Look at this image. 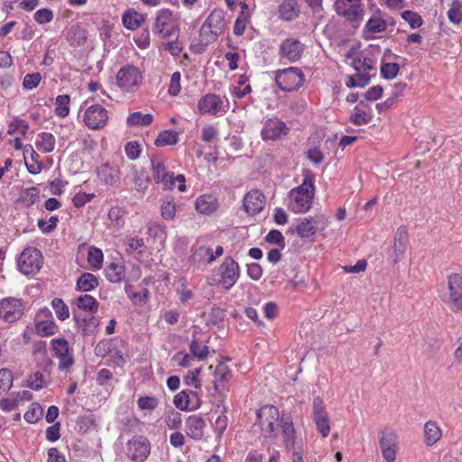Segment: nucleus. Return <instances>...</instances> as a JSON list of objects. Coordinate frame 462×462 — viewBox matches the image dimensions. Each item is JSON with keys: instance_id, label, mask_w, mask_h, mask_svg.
Masks as SVG:
<instances>
[{"instance_id": "nucleus-1", "label": "nucleus", "mask_w": 462, "mask_h": 462, "mask_svg": "<svg viewBox=\"0 0 462 462\" xmlns=\"http://www.w3.org/2000/svg\"><path fill=\"white\" fill-rule=\"evenodd\" d=\"M257 421L262 433L266 438L274 437L275 430L280 426L286 448L290 449L294 448L295 430L292 419L289 414L280 416L278 408L273 405H265L258 411Z\"/></svg>"}, {"instance_id": "nucleus-2", "label": "nucleus", "mask_w": 462, "mask_h": 462, "mask_svg": "<svg viewBox=\"0 0 462 462\" xmlns=\"http://www.w3.org/2000/svg\"><path fill=\"white\" fill-rule=\"evenodd\" d=\"M315 186L310 178H305L302 183L290 190L287 196V207L294 214L308 212L313 203Z\"/></svg>"}, {"instance_id": "nucleus-3", "label": "nucleus", "mask_w": 462, "mask_h": 462, "mask_svg": "<svg viewBox=\"0 0 462 462\" xmlns=\"http://www.w3.org/2000/svg\"><path fill=\"white\" fill-rule=\"evenodd\" d=\"M439 295L452 311H462V276L457 273L449 275L447 285L441 287Z\"/></svg>"}, {"instance_id": "nucleus-4", "label": "nucleus", "mask_w": 462, "mask_h": 462, "mask_svg": "<svg viewBox=\"0 0 462 462\" xmlns=\"http://www.w3.org/2000/svg\"><path fill=\"white\" fill-rule=\"evenodd\" d=\"M225 27L226 23L223 11L213 10L200 28V42L205 45L214 42L223 33Z\"/></svg>"}, {"instance_id": "nucleus-5", "label": "nucleus", "mask_w": 462, "mask_h": 462, "mask_svg": "<svg viewBox=\"0 0 462 462\" xmlns=\"http://www.w3.org/2000/svg\"><path fill=\"white\" fill-rule=\"evenodd\" d=\"M116 82L122 92L134 93L142 85L143 74L137 67L125 65L117 71Z\"/></svg>"}, {"instance_id": "nucleus-6", "label": "nucleus", "mask_w": 462, "mask_h": 462, "mask_svg": "<svg viewBox=\"0 0 462 462\" xmlns=\"http://www.w3.org/2000/svg\"><path fill=\"white\" fill-rule=\"evenodd\" d=\"M305 77L300 69L290 67L275 72V82L285 92L299 89L304 83Z\"/></svg>"}, {"instance_id": "nucleus-7", "label": "nucleus", "mask_w": 462, "mask_h": 462, "mask_svg": "<svg viewBox=\"0 0 462 462\" xmlns=\"http://www.w3.org/2000/svg\"><path fill=\"white\" fill-rule=\"evenodd\" d=\"M152 31L162 39L174 36L177 33V24L173 12L167 8L159 10Z\"/></svg>"}, {"instance_id": "nucleus-8", "label": "nucleus", "mask_w": 462, "mask_h": 462, "mask_svg": "<svg viewBox=\"0 0 462 462\" xmlns=\"http://www.w3.org/2000/svg\"><path fill=\"white\" fill-rule=\"evenodd\" d=\"M198 109L201 114L223 116L229 109V100L216 94H207L199 100Z\"/></svg>"}, {"instance_id": "nucleus-9", "label": "nucleus", "mask_w": 462, "mask_h": 462, "mask_svg": "<svg viewBox=\"0 0 462 462\" xmlns=\"http://www.w3.org/2000/svg\"><path fill=\"white\" fill-rule=\"evenodd\" d=\"M19 270L26 274L36 273L42 265V255L40 250L29 247L23 251L18 258Z\"/></svg>"}, {"instance_id": "nucleus-10", "label": "nucleus", "mask_w": 462, "mask_h": 462, "mask_svg": "<svg viewBox=\"0 0 462 462\" xmlns=\"http://www.w3.org/2000/svg\"><path fill=\"white\" fill-rule=\"evenodd\" d=\"M328 218L323 215L300 218L296 232L301 238H309L328 226Z\"/></svg>"}, {"instance_id": "nucleus-11", "label": "nucleus", "mask_w": 462, "mask_h": 462, "mask_svg": "<svg viewBox=\"0 0 462 462\" xmlns=\"http://www.w3.org/2000/svg\"><path fill=\"white\" fill-rule=\"evenodd\" d=\"M363 0H336L334 9L336 13L346 21L356 22L361 20L364 14Z\"/></svg>"}, {"instance_id": "nucleus-12", "label": "nucleus", "mask_w": 462, "mask_h": 462, "mask_svg": "<svg viewBox=\"0 0 462 462\" xmlns=\"http://www.w3.org/2000/svg\"><path fill=\"white\" fill-rule=\"evenodd\" d=\"M23 304L20 299L6 297L0 300V320L12 323L23 315Z\"/></svg>"}, {"instance_id": "nucleus-13", "label": "nucleus", "mask_w": 462, "mask_h": 462, "mask_svg": "<svg viewBox=\"0 0 462 462\" xmlns=\"http://www.w3.org/2000/svg\"><path fill=\"white\" fill-rule=\"evenodd\" d=\"M84 124L92 130L101 129L108 121V113L101 105L95 104L88 106L83 112Z\"/></svg>"}, {"instance_id": "nucleus-14", "label": "nucleus", "mask_w": 462, "mask_h": 462, "mask_svg": "<svg viewBox=\"0 0 462 462\" xmlns=\"http://www.w3.org/2000/svg\"><path fill=\"white\" fill-rule=\"evenodd\" d=\"M219 283L225 290H230L240 277V267L234 259L226 258L218 268Z\"/></svg>"}, {"instance_id": "nucleus-15", "label": "nucleus", "mask_w": 462, "mask_h": 462, "mask_svg": "<svg viewBox=\"0 0 462 462\" xmlns=\"http://www.w3.org/2000/svg\"><path fill=\"white\" fill-rule=\"evenodd\" d=\"M379 447L385 461H395L399 449L398 435L393 430H382L379 438Z\"/></svg>"}, {"instance_id": "nucleus-16", "label": "nucleus", "mask_w": 462, "mask_h": 462, "mask_svg": "<svg viewBox=\"0 0 462 462\" xmlns=\"http://www.w3.org/2000/svg\"><path fill=\"white\" fill-rule=\"evenodd\" d=\"M58 327L51 311L43 308L35 316V333L40 337H50L57 332Z\"/></svg>"}, {"instance_id": "nucleus-17", "label": "nucleus", "mask_w": 462, "mask_h": 462, "mask_svg": "<svg viewBox=\"0 0 462 462\" xmlns=\"http://www.w3.org/2000/svg\"><path fill=\"white\" fill-rule=\"evenodd\" d=\"M51 344L55 356L59 358V368L60 370L69 368L74 364V357L69 342L64 338H55Z\"/></svg>"}, {"instance_id": "nucleus-18", "label": "nucleus", "mask_w": 462, "mask_h": 462, "mask_svg": "<svg viewBox=\"0 0 462 462\" xmlns=\"http://www.w3.org/2000/svg\"><path fill=\"white\" fill-rule=\"evenodd\" d=\"M150 443L143 436L134 437L127 443L126 453L132 460H144L150 454Z\"/></svg>"}, {"instance_id": "nucleus-19", "label": "nucleus", "mask_w": 462, "mask_h": 462, "mask_svg": "<svg viewBox=\"0 0 462 462\" xmlns=\"http://www.w3.org/2000/svg\"><path fill=\"white\" fill-rule=\"evenodd\" d=\"M97 174L102 184L114 186L121 178L120 166L116 162H105L97 168Z\"/></svg>"}, {"instance_id": "nucleus-20", "label": "nucleus", "mask_w": 462, "mask_h": 462, "mask_svg": "<svg viewBox=\"0 0 462 462\" xmlns=\"http://www.w3.org/2000/svg\"><path fill=\"white\" fill-rule=\"evenodd\" d=\"M289 132L286 125L278 118L266 120L261 131L263 140H276L285 136Z\"/></svg>"}, {"instance_id": "nucleus-21", "label": "nucleus", "mask_w": 462, "mask_h": 462, "mask_svg": "<svg viewBox=\"0 0 462 462\" xmlns=\"http://www.w3.org/2000/svg\"><path fill=\"white\" fill-rule=\"evenodd\" d=\"M303 51L304 45L300 41L291 38L284 40L280 46L281 56L291 62L299 60Z\"/></svg>"}, {"instance_id": "nucleus-22", "label": "nucleus", "mask_w": 462, "mask_h": 462, "mask_svg": "<svg viewBox=\"0 0 462 462\" xmlns=\"http://www.w3.org/2000/svg\"><path fill=\"white\" fill-rule=\"evenodd\" d=\"M244 208L247 214L256 215L259 214L265 206V198L259 190H251L246 193L244 198Z\"/></svg>"}, {"instance_id": "nucleus-23", "label": "nucleus", "mask_w": 462, "mask_h": 462, "mask_svg": "<svg viewBox=\"0 0 462 462\" xmlns=\"http://www.w3.org/2000/svg\"><path fill=\"white\" fill-rule=\"evenodd\" d=\"M346 59L356 71H374V74L375 73L374 62L370 58L362 57L359 53L349 51L346 55Z\"/></svg>"}, {"instance_id": "nucleus-24", "label": "nucleus", "mask_w": 462, "mask_h": 462, "mask_svg": "<svg viewBox=\"0 0 462 462\" xmlns=\"http://www.w3.org/2000/svg\"><path fill=\"white\" fill-rule=\"evenodd\" d=\"M408 236L407 230L404 226H401L397 229L394 242H393V262L396 263L401 261L405 254L407 248Z\"/></svg>"}, {"instance_id": "nucleus-25", "label": "nucleus", "mask_w": 462, "mask_h": 462, "mask_svg": "<svg viewBox=\"0 0 462 462\" xmlns=\"http://www.w3.org/2000/svg\"><path fill=\"white\" fill-rule=\"evenodd\" d=\"M424 443L427 447H432L442 438V430L435 420H428L423 427Z\"/></svg>"}, {"instance_id": "nucleus-26", "label": "nucleus", "mask_w": 462, "mask_h": 462, "mask_svg": "<svg viewBox=\"0 0 462 462\" xmlns=\"http://www.w3.org/2000/svg\"><path fill=\"white\" fill-rule=\"evenodd\" d=\"M198 400V394L189 390H183L173 398V404L180 411H192L199 408V404H193L192 399Z\"/></svg>"}, {"instance_id": "nucleus-27", "label": "nucleus", "mask_w": 462, "mask_h": 462, "mask_svg": "<svg viewBox=\"0 0 462 462\" xmlns=\"http://www.w3.org/2000/svg\"><path fill=\"white\" fill-rule=\"evenodd\" d=\"M205 420L199 416H189L185 424L186 434L193 439L199 440L204 435Z\"/></svg>"}, {"instance_id": "nucleus-28", "label": "nucleus", "mask_w": 462, "mask_h": 462, "mask_svg": "<svg viewBox=\"0 0 462 462\" xmlns=\"http://www.w3.org/2000/svg\"><path fill=\"white\" fill-rule=\"evenodd\" d=\"M195 207L199 213L210 215L218 208V200L214 195L204 194L196 199Z\"/></svg>"}, {"instance_id": "nucleus-29", "label": "nucleus", "mask_w": 462, "mask_h": 462, "mask_svg": "<svg viewBox=\"0 0 462 462\" xmlns=\"http://www.w3.org/2000/svg\"><path fill=\"white\" fill-rule=\"evenodd\" d=\"M88 39V31L79 24L70 26L66 32V40L74 47L82 46Z\"/></svg>"}, {"instance_id": "nucleus-30", "label": "nucleus", "mask_w": 462, "mask_h": 462, "mask_svg": "<svg viewBox=\"0 0 462 462\" xmlns=\"http://www.w3.org/2000/svg\"><path fill=\"white\" fill-rule=\"evenodd\" d=\"M279 17L284 21H292L299 16L300 5L296 0H284L278 9Z\"/></svg>"}, {"instance_id": "nucleus-31", "label": "nucleus", "mask_w": 462, "mask_h": 462, "mask_svg": "<svg viewBox=\"0 0 462 462\" xmlns=\"http://www.w3.org/2000/svg\"><path fill=\"white\" fill-rule=\"evenodd\" d=\"M124 26L128 30H136L144 22V17L137 11L131 9L127 10L122 16Z\"/></svg>"}, {"instance_id": "nucleus-32", "label": "nucleus", "mask_w": 462, "mask_h": 462, "mask_svg": "<svg viewBox=\"0 0 462 462\" xmlns=\"http://www.w3.org/2000/svg\"><path fill=\"white\" fill-rule=\"evenodd\" d=\"M106 277L111 282H120L125 278V268L122 262H112L106 268Z\"/></svg>"}, {"instance_id": "nucleus-33", "label": "nucleus", "mask_w": 462, "mask_h": 462, "mask_svg": "<svg viewBox=\"0 0 462 462\" xmlns=\"http://www.w3.org/2000/svg\"><path fill=\"white\" fill-rule=\"evenodd\" d=\"M56 140L52 134L42 132L38 134L36 148L42 152H51L55 148Z\"/></svg>"}, {"instance_id": "nucleus-34", "label": "nucleus", "mask_w": 462, "mask_h": 462, "mask_svg": "<svg viewBox=\"0 0 462 462\" xmlns=\"http://www.w3.org/2000/svg\"><path fill=\"white\" fill-rule=\"evenodd\" d=\"M371 77L370 71H357L356 74L347 77L346 86L349 88H364L369 84Z\"/></svg>"}, {"instance_id": "nucleus-35", "label": "nucleus", "mask_w": 462, "mask_h": 462, "mask_svg": "<svg viewBox=\"0 0 462 462\" xmlns=\"http://www.w3.org/2000/svg\"><path fill=\"white\" fill-rule=\"evenodd\" d=\"M98 285L96 275L90 273H84L77 281V289L81 291H90Z\"/></svg>"}, {"instance_id": "nucleus-36", "label": "nucleus", "mask_w": 462, "mask_h": 462, "mask_svg": "<svg viewBox=\"0 0 462 462\" xmlns=\"http://www.w3.org/2000/svg\"><path fill=\"white\" fill-rule=\"evenodd\" d=\"M76 303L79 309L85 311L96 312L98 309V302L97 300L88 294L78 297Z\"/></svg>"}, {"instance_id": "nucleus-37", "label": "nucleus", "mask_w": 462, "mask_h": 462, "mask_svg": "<svg viewBox=\"0 0 462 462\" xmlns=\"http://www.w3.org/2000/svg\"><path fill=\"white\" fill-rule=\"evenodd\" d=\"M179 135L175 131L165 130L159 134L154 143L157 147H163L166 145H173L177 143Z\"/></svg>"}, {"instance_id": "nucleus-38", "label": "nucleus", "mask_w": 462, "mask_h": 462, "mask_svg": "<svg viewBox=\"0 0 462 462\" xmlns=\"http://www.w3.org/2000/svg\"><path fill=\"white\" fill-rule=\"evenodd\" d=\"M152 116L151 114L143 115L140 112H134L127 117L129 126H146L152 124Z\"/></svg>"}, {"instance_id": "nucleus-39", "label": "nucleus", "mask_w": 462, "mask_h": 462, "mask_svg": "<svg viewBox=\"0 0 462 462\" xmlns=\"http://www.w3.org/2000/svg\"><path fill=\"white\" fill-rule=\"evenodd\" d=\"M104 254L101 249L91 246L88 253V263L94 270H100L103 265Z\"/></svg>"}, {"instance_id": "nucleus-40", "label": "nucleus", "mask_w": 462, "mask_h": 462, "mask_svg": "<svg viewBox=\"0 0 462 462\" xmlns=\"http://www.w3.org/2000/svg\"><path fill=\"white\" fill-rule=\"evenodd\" d=\"M372 114L366 112L358 106H356L350 116V121L355 125H365L372 120Z\"/></svg>"}, {"instance_id": "nucleus-41", "label": "nucleus", "mask_w": 462, "mask_h": 462, "mask_svg": "<svg viewBox=\"0 0 462 462\" xmlns=\"http://www.w3.org/2000/svg\"><path fill=\"white\" fill-rule=\"evenodd\" d=\"M125 209L120 207H113L109 209L108 219L116 229H120L125 224Z\"/></svg>"}, {"instance_id": "nucleus-42", "label": "nucleus", "mask_w": 462, "mask_h": 462, "mask_svg": "<svg viewBox=\"0 0 462 462\" xmlns=\"http://www.w3.org/2000/svg\"><path fill=\"white\" fill-rule=\"evenodd\" d=\"M70 97L69 95H60L55 100V114L58 116L65 117L69 113Z\"/></svg>"}, {"instance_id": "nucleus-43", "label": "nucleus", "mask_w": 462, "mask_h": 462, "mask_svg": "<svg viewBox=\"0 0 462 462\" xmlns=\"http://www.w3.org/2000/svg\"><path fill=\"white\" fill-rule=\"evenodd\" d=\"M161 215L165 220H172L176 215V204L172 199L166 198L162 200Z\"/></svg>"}, {"instance_id": "nucleus-44", "label": "nucleus", "mask_w": 462, "mask_h": 462, "mask_svg": "<svg viewBox=\"0 0 462 462\" xmlns=\"http://www.w3.org/2000/svg\"><path fill=\"white\" fill-rule=\"evenodd\" d=\"M328 418V412L323 401L319 397L314 398L312 407V419L314 422L326 420Z\"/></svg>"}, {"instance_id": "nucleus-45", "label": "nucleus", "mask_w": 462, "mask_h": 462, "mask_svg": "<svg viewBox=\"0 0 462 462\" xmlns=\"http://www.w3.org/2000/svg\"><path fill=\"white\" fill-rule=\"evenodd\" d=\"M365 29L370 33L382 32L386 29V23L379 15H373L367 21Z\"/></svg>"}, {"instance_id": "nucleus-46", "label": "nucleus", "mask_w": 462, "mask_h": 462, "mask_svg": "<svg viewBox=\"0 0 462 462\" xmlns=\"http://www.w3.org/2000/svg\"><path fill=\"white\" fill-rule=\"evenodd\" d=\"M51 306L55 311L56 317L63 321L69 319V310L67 304L59 298H55L51 301Z\"/></svg>"}, {"instance_id": "nucleus-47", "label": "nucleus", "mask_w": 462, "mask_h": 462, "mask_svg": "<svg viewBox=\"0 0 462 462\" xmlns=\"http://www.w3.org/2000/svg\"><path fill=\"white\" fill-rule=\"evenodd\" d=\"M152 163V173L154 181L156 182L159 179H161L165 173L166 171L165 162L161 157H153L151 161Z\"/></svg>"}, {"instance_id": "nucleus-48", "label": "nucleus", "mask_w": 462, "mask_h": 462, "mask_svg": "<svg viewBox=\"0 0 462 462\" xmlns=\"http://www.w3.org/2000/svg\"><path fill=\"white\" fill-rule=\"evenodd\" d=\"M448 20L454 23L458 24L462 21V3L458 0L452 2L451 7L448 11Z\"/></svg>"}, {"instance_id": "nucleus-49", "label": "nucleus", "mask_w": 462, "mask_h": 462, "mask_svg": "<svg viewBox=\"0 0 462 462\" xmlns=\"http://www.w3.org/2000/svg\"><path fill=\"white\" fill-rule=\"evenodd\" d=\"M402 18L408 23L411 29L420 27L423 23L422 18L419 14L410 10L403 11L402 13Z\"/></svg>"}, {"instance_id": "nucleus-50", "label": "nucleus", "mask_w": 462, "mask_h": 462, "mask_svg": "<svg viewBox=\"0 0 462 462\" xmlns=\"http://www.w3.org/2000/svg\"><path fill=\"white\" fill-rule=\"evenodd\" d=\"M159 405V400L155 396H141L137 400V406L142 411H153Z\"/></svg>"}, {"instance_id": "nucleus-51", "label": "nucleus", "mask_w": 462, "mask_h": 462, "mask_svg": "<svg viewBox=\"0 0 462 462\" xmlns=\"http://www.w3.org/2000/svg\"><path fill=\"white\" fill-rule=\"evenodd\" d=\"M250 19L249 12L241 11L238 17L236 20L234 26V33L236 35H242L245 32L246 25Z\"/></svg>"}, {"instance_id": "nucleus-52", "label": "nucleus", "mask_w": 462, "mask_h": 462, "mask_svg": "<svg viewBox=\"0 0 462 462\" xmlns=\"http://www.w3.org/2000/svg\"><path fill=\"white\" fill-rule=\"evenodd\" d=\"M13 385L12 372L6 368L0 369V394L11 389Z\"/></svg>"}, {"instance_id": "nucleus-53", "label": "nucleus", "mask_w": 462, "mask_h": 462, "mask_svg": "<svg viewBox=\"0 0 462 462\" xmlns=\"http://www.w3.org/2000/svg\"><path fill=\"white\" fill-rule=\"evenodd\" d=\"M40 196V190L36 187H31L24 189L21 195V200L27 206L36 203Z\"/></svg>"}, {"instance_id": "nucleus-54", "label": "nucleus", "mask_w": 462, "mask_h": 462, "mask_svg": "<svg viewBox=\"0 0 462 462\" xmlns=\"http://www.w3.org/2000/svg\"><path fill=\"white\" fill-rule=\"evenodd\" d=\"M28 129L29 125L24 120L16 118L9 124L7 134H14L15 133H19L22 135H25Z\"/></svg>"}, {"instance_id": "nucleus-55", "label": "nucleus", "mask_w": 462, "mask_h": 462, "mask_svg": "<svg viewBox=\"0 0 462 462\" xmlns=\"http://www.w3.org/2000/svg\"><path fill=\"white\" fill-rule=\"evenodd\" d=\"M381 75L385 79H393L395 78L400 70V67L397 63L389 62L383 63L381 66Z\"/></svg>"}, {"instance_id": "nucleus-56", "label": "nucleus", "mask_w": 462, "mask_h": 462, "mask_svg": "<svg viewBox=\"0 0 462 462\" xmlns=\"http://www.w3.org/2000/svg\"><path fill=\"white\" fill-rule=\"evenodd\" d=\"M201 373L200 368H195L188 372L186 376L184 377V383L186 385L192 386L195 389H199L201 387L199 374Z\"/></svg>"}, {"instance_id": "nucleus-57", "label": "nucleus", "mask_w": 462, "mask_h": 462, "mask_svg": "<svg viewBox=\"0 0 462 462\" xmlns=\"http://www.w3.org/2000/svg\"><path fill=\"white\" fill-rule=\"evenodd\" d=\"M189 350L193 356L199 360L205 359L208 356V347L193 340L189 345Z\"/></svg>"}, {"instance_id": "nucleus-58", "label": "nucleus", "mask_w": 462, "mask_h": 462, "mask_svg": "<svg viewBox=\"0 0 462 462\" xmlns=\"http://www.w3.org/2000/svg\"><path fill=\"white\" fill-rule=\"evenodd\" d=\"M181 414L174 410L168 411L165 417V423L171 430L179 429L181 425Z\"/></svg>"}, {"instance_id": "nucleus-59", "label": "nucleus", "mask_w": 462, "mask_h": 462, "mask_svg": "<svg viewBox=\"0 0 462 462\" xmlns=\"http://www.w3.org/2000/svg\"><path fill=\"white\" fill-rule=\"evenodd\" d=\"M33 17L39 24H45L52 21L53 12L49 8H41L34 13Z\"/></svg>"}, {"instance_id": "nucleus-60", "label": "nucleus", "mask_w": 462, "mask_h": 462, "mask_svg": "<svg viewBox=\"0 0 462 462\" xmlns=\"http://www.w3.org/2000/svg\"><path fill=\"white\" fill-rule=\"evenodd\" d=\"M131 288H132V286H126L125 287V291H126L129 298L131 299V300L134 304L144 303L146 301V300L148 299V295H149L148 290L147 289H143V290H142L139 292H132L131 291Z\"/></svg>"}, {"instance_id": "nucleus-61", "label": "nucleus", "mask_w": 462, "mask_h": 462, "mask_svg": "<svg viewBox=\"0 0 462 462\" xmlns=\"http://www.w3.org/2000/svg\"><path fill=\"white\" fill-rule=\"evenodd\" d=\"M181 90L180 86V72H174L170 80L168 93L171 97H176L179 95V93Z\"/></svg>"}, {"instance_id": "nucleus-62", "label": "nucleus", "mask_w": 462, "mask_h": 462, "mask_svg": "<svg viewBox=\"0 0 462 462\" xmlns=\"http://www.w3.org/2000/svg\"><path fill=\"white\" fill-rule=\"evenodd\" d=\"M41 79L42 76L39 72L27 74L23 78V86L27 90L33 89L39 86Z\"/></svg>"}, {"instance_id": "nucleus-63", "label": "nucleus", "mask_w": 462, "mask_h": 462, "mask_svg": "<svg viewBox=\"0 0 462 462\" xmlns=\"http://www.w3.org/2000/svg\"><path fill=\"white\" fill-rule=\"evenodd\" d=\"M42 415V409L39 404L32 403L30 409L24 413V420L29 423H35Z\"/></svg>"}, {"instance_id": "nucleus-64", "label": "nucleus", "mask_w": 462, "mask_h": 462, "mask_svg": "<svg viewBox=\"0 0 462 462\" xmlns=\"http://www.w3.org/2000/svg\"><path fill=\"white\" fill-rule=\"evenodd\" d=\"M149 180L143 173H138L134 170V184L138 192L143 193L148 188Z\"/></svg>"}]
</instances>
